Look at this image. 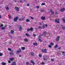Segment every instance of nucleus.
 Wrapping results in <instances>:
<instances>
[{
    "label": "nucleus",
    "instance_id": "1",
    "mask_svg": "<svg viewBox=\"0 0 65 65\" xmlns=\"http://www.w3.org/2000/svg\"><path fill=\"white\" fill-rule=\"evenodd\" d=\"M18 19H19V17H16L15 18H14V22H17Z\"/></svg>",
    "mask_w": 65,
    "mask_h": 65
},
{
    "label": "nucleus",
    "instance_id": "2",
    "mask_svg": "<svg viewBox=\"0 0 65 65\" xmlns=\"http://www.w3.org/2000/svg\"><path fill=\"white\" fill-rule=\"evenodd\" d=\"M47 50L46 49H45L44 50H44H43V49H42L41 50V51L42 52H43V53H47V51H46Z\"/></svg>",
    "mask_w": 65,
    "mask_h": 65
},
{
    "label": "nucleus",
    "instance_id": "3",
    "mask_svg": "<svg viewBox=\"0 0 65 65\" xmlns=\"http://www.w3.org/2000/svg\"><path fill=\"white\" fill-rule=\"evenodd\" d=\"M59 21H60V19H56L55 20V23H59Z\"/></svg>",
    "mask_w": 65,
    "mask_h": 65
},
{
    "label": "nucleus",
    "instance_id": "4",
    "mask_svg": "<svg viewBox=\"0 0 65 65\" xmlns=\"http://www.w3.org/2000/svg\"><path fill=\"white\" fill-rule=\"evenodd\" d=\"M15 9L16 11H19L20 10V9H19V8L17 7H15Z\"/></svg>",
    "mask_w": 65,
    "mask_h": 65
},
{
    "label": "nucleus",
    "instance_id": "5",
    "mask_svg": "<svg viewBox=\"0 0 65 65\" xmlns=\"http://www.w3.org/2000/svg\"><path fill=\"white\" fill-rule=\"evenodd\" d=\"M17 52L18 53H21V52H22V51L21 50V49H20V48H19L18 50L17 51Z\"/></svg>",
    "mask_w": 65,
    "mask_h": 65
},
{
    "label": "nucleus",
    "instance_id": "6",
    "mask_svg": "<svg viewBox=\"0 0 65 65\" xmlns=\"http://www.w3.org/2000/svg\"><path fill=\"white\" fill-rule=\"evenodd\" d=\"M64 10H65V9L64 8H62L60 9L61 11H62V12L64 11Z\"/></svg>",
    "mask_w": 65,
    "mask_h": 65
},
{
    "label": "nucleus",
    "instance_id": "7",
    "mask_svg": "<svg viewBox=\"0 0 65 65\" xmlns=\"http://www.w3.org/2000/svg\"><path fill=\"white\" fill-rule=\"evenodd\" d=\"M59 38H60V36H58L57 37V38L56 39V41H59Z\"/></svg>",
    "mask_w": 65,
    "mask_h": 65
},
{
    "label": "nucleus",
    "instance_id": "8",
    "mask_svg": "<svg viewBox=\"0 0 65 65\" xmlns=\"http://www.w3.org/2000/svg\"><path fill=\"white\" fill-rule=\"evenodd\" d=\"M19 30L20 31H21V30H22V27H21L20 25H19Z\"/></svg>",
    "mask_w": 65,
    "mask_h": 65
},
{
    "label": "nucleus",
    "instance_id": "9",
    "mask_svg": "<svg viewBox=\"0 0 65 65\" xmlns=\"http://www.w3.org/2000/svg\"><path fill=\"white\" fill-rule=\"evenodd\" d=\"M30 62L31 63H32V64L33 65H35V62H33V61L32 60H30Z\"/></svg>",
    "mask_w": 65,
    "mask_h": 65
},
{
    "label": "nucleus",
    "instance_id": "10",
    "mask_svg": "<svg viewBox=\"0 0 65 65\" xmlns=\"http://www.w3.org/2000/svg\"><path fill=\"white\" fill-rule=\"evenodd\" d=\"M45 27H47V25L45 24V25H43V28H45Z\"/></svg>",
    "mask_w": 65,
    "mask_h": 65
},
{
    "label": "nucleus",
    "instance_id": "11",
    "mask_svg": "<svg viewBox=\"0 0 65 65\" xmlns=\"http://www.w3.org/2000/svg\"><path fill=\"white\" fill-rule=\"evenodd\" d=\"M24 20V18L23 17L20 18L19 19V21H22V20Z\"/></svg>",
    "mask_w": 65,
    "mask_h": 65
},
{
    "label": "nucleus",
    "instance_id": "12",
    "mask_svg": "<svg viewBox=\"0 0 65 65\" xmlns=\"http://www.w3.org/2000/svg\"><path fill=\"white\" fill-rule=\"evenodd\" d=\"M11 65H17L16 63L15 62H13L12 64H11Z\"/></svg>",
    "mask_w": 65,
    "mask_h": 65
},
{
    "label": "nucleus",
    "instance_id": "13",
    "mask_svg": "<svg viewBox=\"0 0 65 65\" xmlns=\"http://www.w3.org/2000/svg\"><path fill=\"white\" fill-rule=\"evenodd\" d=\"M2 65H5L6 64V63L5 62H3L2 63Z\"/></svg>",
    "mask_w": 65,
    "mask_h": 65
},
{
    "label": "nucleus",
    "instance_id": "14",
    "mask_svg": "<svg viewBox=\"0 0 65 65\" xmlns=\"http://www.w3.org/2000/svg\"><path fill=\"white\" fill-rule=\"evenodd\" d=\"M14 60V58H10L9 59V60H10V61H13V60Z\"/></svg>",
    "mask_w": 65,
    "mask_h": 65
},
{
    "label": "nucleus",
    "instance_id": "15",
    "mask_svg": "<svg viewBox=\"0 0 65 65\" xmlns=\"http://www.w3.org/2000/svg\"><path fill=\"white\" fill-rule=\"evenodd\" d=\"M21 48L22 50H25V47H22Z\"/></svg>",
    "mask_w": 65,
    "mask_h": 65
},
{
    "label": "nucleus",
    "instance_id": "16",
    "mask_svg": "<svg viewBox=\"0 0 65 65\" xmlns=\"http://www.w3.org/2000/svg\"><path fill=\"white\" fill-rule=\"evenodd\" d=\"M41 19L42 20H44L45 19V17H42Z\"/></svg>",
    "mask_w": 65,
    "mask_h": 65
},
{
    "label": "nucleus",
    "instance_id": "17",
    "mask_svg": "<svg viewBox=\"0 0 65 65\" xmlns=\"http://www.w3.org/2000/svg\"><path fill=\"white\" fill-rule=\"evenodd\" d=\"M33 44L34 45H37L38 44L37 43H33Z\"/></svg>",
    "mask_w": 65,
    "mask_h": 65
},
{
    "label": "nucleus",
    "instance_id": "18",
    "mask_svg": "<svg viewBox=\"0 0 65 65\" xmlns=\"http://www.w3.org/2000/svg\"><path fill=\"white\" fill-rule=\"evenodd\" d=\"M62 21H63V22L65 23V19H64V18H62Z\"/></svg>",
    "mask_w": 65,
    "mask_h": 65
},
{
    "label": "nucleus",
    "instance_id": "19",
    "mask_svg": "<svg viewBox=\"0 0 65 65\" xmlns=\"http://www.w3.org/2000/svg\"><path fill=\"white\" fill-rule=\"evenodd\" d=\"M13 33H14V31H13V30H11V34H13Z\"/></svg>",
    "mask_w": 65,
    "mask_h": 65
},
{
    "label": "nucleus",
    "instance_id": "20",
    "mask_svg": "<svg viewBox=\"0 0 65 65\" xmlns=\"http://www.w3.org/2000/svg\"><path fill=\"white\" fill-rule=\"evenodd\" d=\"M5 8L6 9V10H8L9 9V8L7 7V6H6L5 7Z\"/></svg>",
    "mask_w": 65,
    "mask_h": 65
},
{
    "label": "nucleus",
    "instance_id": "21",
    "mask_svg": "<svg viewBox=\"0 0 65 65\" xmlns=\"http://www.w3.org/2000/svg\"><path fill=\"white\" fill-rule=\"evenodd\" d=\"M26 22H30V20L27 19L26 20Z\"/></svg>",
    "mask_w": 65,
    "mask_h": 65
},
{
    "label": "nucleus",
    "instance_id": "22",
    "mask_svg": "<svg viewBox=\"0 0 65 65\" xmlns=\"http://www.w3.org/2000/svg\"><path fill=\"white\" fill-rule=\"evenodd\" d=\"M26 36H27V37L28 36H29V34H26Z\"/></svg>",
    "mask_w": 65,
    "mask_h": 65
},
{
    "label": "nucleus",
    "instance_id": "23",
    "mask_svg": "<svg viewBox=\"0 0 65 65\" xmlns=\"http://www.w3.org/2000/svg\"><path fill=\"white\" fill-rule=\"evenodd\" d=\"M50 12H51L52 13V14H54V12H53L52 11V9H51Z\"/></svg>",
    "mask_w": 65,
    "mask_h": 65
},
{
    "label": "nucleus",
    "instance_id": "24",
    "mask_svg": "<svg viewBox=\"0 0 65 65\" xmlns=\"http://www.w3.org/2000/svg\"><path fill=\"white\" fill-rule=\"evenodd\" d=\"M5 28H6V27H3L1 29H3V30H4V29H5Z\"/></svg>",
    "mask_w": 65,
    "mask_h": 65
},
{
    "label": "nucleus",
    "instance_id": "25",
    "mask_svg": "<svg viewBox=\"0 0 65 65\" xmlns=\"http://www.w3.org/2000/svg\"><path fill=\"white\" fill-rule=\"evenodd\" d=\"M62 55H64V56H65V52H62Z\"/></svg>",
    "mask_w": 65,
    "mask_h": 65
},
{
    "label": "nucleus",
    "instance_id": "26",
    "mask_svg": "<svg viewBox=\"0 0 65 65\" xmlns=\"http://www.w3.org/2000/svg\"><path fill=\"white\" fill-rule=\"evenodd\" d=\"M31 56H34V53H33V52H31Z\"/></svg>",
    "mask_w": 65,
    "mask_h": 65
},
{
    "label": "nucleus",
    "instance_id": "27",
    "mask_svg": "<svg viewBox=\"0 0 65 65\" xmlns=\"http://www.w3.org/2000/svg\"><path fill=\"white\" fill-rule=\"evenodd\" d=\"M39 56L40 57H42V55L40 54L39 55Z\"/></svg>",
    "mask_w": 65,
    "mask_h": 65
},
{
    "label": "nucleus",
    "instance_id": "28",
    "mask_svg": "<svg viewBox=\"0 0 65 65\" xmlns=\"http://www.w3.org/2000/svg\"><path fill=\"white\" fill-rule=\"evenodd\" d=\"M24 41L26 42H27L28 41V40L27 39H24Z\"/></svg>",
    "mask_w": 65,
    "mask_h": 65
},
{
    "label": "nucleus",
    "instance_id": "29",
    "mask_svg": "<svg viewBox=\"0 0 65 65\" xmlns=\"http://www.w3.org/2000/svg\"><path fill=\"white\" fill-rule=\"evenodd\" d=\"M58 47V45H57V44H56L55 45V46H54V47H55V48H57V47Z\"/></svg>",
    "mask_w": 65,
    "mask_h": 65
},
{
    "label": "nucleus",
    "instance_id": "30",
    "mask_svg": "<svg viewBox=\"0 0 65 65\" xmlns=\"http://www.w3.org/2000/svg\"><path fill=\"white\" fill-rule=\"evenodd\" d=\"M62 29H65V27L64 26H62Z\"/></svg>",
    "mask_w": 65,
    "mask_h": 65
},
{
    "label": "nucleus",
    "instance_id": "31",
    "mask_svg": "<svg viewBox=\"0 0 65 65\" xmlns=\"http://www.w3.org/2000/svg\"><path fill=\"white\" fill-rule=\"evenodd\" d=\"M3 54L2 53H0V56H2Z\"/></svg>",
    "mask_w": 65,
    "mask_h": 65
},
{
    "label": "nucleus",
    "instance_id": "32",
    "mask_svg": "<svg viewBox=\"0 0 65 65\" xmlns=\"http://www.w3.org/2000/svg\"><path fill=\"white\" fill-rule=\"evenodd\" d=\"M50 44H51V45H54V43H50Z\"/></svg>",
    "mask_w": 65,
    "mask_h": 65
},
{
    "label": "nucleus",
    "instance_id": "33",
    "mask_svg": "<svg viewBox=\"0 0 65 65\" xmlns=\"http://www.w3.org/2000/svg\"><path fill=\"white\" fill-rule=\"evenodd\" d=\"M48 46L49 47H50V48H52V46L51 45H48Z\"/></svg>",
    "mask_w": 65,
    "mask_h": 65
},
{
    "label": "nucleus",
    "instance_id": "34",
    "mask_svg": "<svg viewBox=\"0 0 65 65\" xmlns=\"http://www.w3.org/2000/svg\"><path fill=\"white\" fill-rule=\"evenodd\" d=\"M40 11L41 12H44V11H45L44 10H40Z\"/></svg>",
    "mask_w": 65,
    "mask_h": 65
},
{
    "label": "nucleus",
    "instance_id": "35",
    "mask_svg": "<svg viewBox=\"0 0 65 65\" xmlns=\"http://www.w3.org/2000/svg\"><path fill=\"white\" fill-rule=\"evenodd\" d=\"M27 31H30V29L29 28H28L27 29Z\"/></svg>",
    "mask_w": 65,
    "mask_h": 65
},
{
    "label": "nucleus",
    "instance_id": "36",
    "mask_svg": "<svg viewBox=\"0 0 65 65\" xmlns=\"http://www.w3.org/2000/svg\"><path fill=\"white\" fill-rule=\"evenodd\" d=\"M30 29V30L32 31V30H33V28H31Z\"/></svg>",
    "mask_w": 65,
    "mask_h": 65
},
{
    "label": "nucleus",
    "instance_id": "37",
    "mask_svg": "<svg viewBox=\"0 0 65 65\" xmlns=\"http://www.w3.org/2000/svg\"><path fill=\"white\" fill-rule=\"evenodd\" d=\"M41 5H45V4L44 3H42L41 4Z\"/></svg>",
    "mask_w": 65,
    "mask_h": 65
},
{
    "label": "nucleus",
    "instance_id": "38",
    "mask_svg": "<svg viewBox=\"0 0 65 65\" xmlns=\"http://www.w3.org/2000/svg\"><path fill=\"white\" fill-rule=\"evenodd\" d=\"M39 40L40 42H41V41H42V40L40 39H39Z\"/></svg>",
    "mask_w": 65,
    "mask_h": 65
},
{
    "label": "nucleus",
    "instance_id": "39",
    "mask_svg": "<svg viewBox=\"0 0 65 65\" xmlns=\"http://www.w3.org/2000/svg\"><path fill=\"white\" fill-rule=\"evenodd\" d=\"M8 50L9 51H10L11 50V49L10 48H8Z\"/></svg>",
    "mask_w": 65,
    "mask_h": 65
},
{
    "label": "nucleus",
    "instance_id": "40",
    "mask_svg": "<svg viewBox=\"0 0 65 65\" xmlns=\"http://www.w3.org/2000/svg\"><path fill=\"white\" fill-rule=\"evenodd\" d=\"M36 7L37 8H38V9H39V7L38 6H37Z\"/></svg>",
    "mask_w": 65,
    "mask_h": 65
},
{
    "label": "nucleus",
    "instance_id": "41",
    "mask_svg": "<svg viewBox=\"0 0 65 65\" xmlns=\"http://www.w3.org/2000/svg\"><path fill=\"white\" fill-rule=\"evenodd\" d=\"M39 28L40 29H41V28H42V27H41V26H39Z\"/></svg>",
    "mask_w": 65,
    "mask_h": 65
},
{
    "label": "nucleus",
    "instance_id": "42",
    "mask_svg": "<svg viewBox=\"0 0 65 65\" xmlns=\"http://www.w3.org/2000/svg\"><path fill=\"white\" fill-rule=\"evenodd\" d=\"M51 61H52V62H53V61H54V59H51Z\"/></svg>",
    "mask_w": 65,
    "mask_h": 65
},
{
    "label": "nucleus",
    "instance_id": "43",
    "mask_svg": "<svg viewBox=\"0 0 65 65\" xmlns=\"http://www.w3.org/2000/svg\"><path fill=\"white\" fill-rule=\"evenodd\" d=\"M42 65H44V63L43 62H42Z\"/></svg>",
    "mask_w": 65,
    "mask_h": 65
},
{
    "label": "nucleus",
    "instance_id": "44",
    "mask_svg": "<svg viewBox=\"0 0 65 65\" xmlns=\"http://www.w3.org/2000/svg\"><path fill=\"white\" fill-rule=\"evenodd\" d=\"M10 55H13V53H12V52L10 53Z\"/></svg>",
    "mask_w": 65,
    "mask_h": 65
},
{
    "label": "nucleus",
    "instance_id": "45",
    "mask_svg": "<svg viewBox=\"0 0 65 65\" xmlns=\"http://www.w3.org/2000/svg\"><path fill=\"white\" fill-rule=\"evenodd\" d=\"M3 24H1L0 26L1 27H3Z\"/></svg>",
    "mask_w": 65,
    "mask_h": 65
},
{
    "label": "nucleus",
    "instance_id": "46",
    "mask_svg": "<svg viewBox=\"0 0 65 65\" xmlns=\"http://www.w3.org/2000/svg\"><path fill=\"white\" fill-rule=\"evenodd\" d=\"M11 15H10L9 16V19H11Z\"/></svg>",
    "mask_w": 65,
    "mask_h": 65
},
{
    "label": "nucleus",
    "instance_id": "47",
    "mask_svg": "<svg viewBox=\"0 0 65 65\" xmlns=\"http://www.w3.org/2000/svg\"><path fill=\"white\" fill-rule=\"evenodd\" d=\"M8 62L9 63H11V61H10V60H9L8 61Z\"/></svg>",
    "mask_w": 65,
    "mask_h": 65
},
{
    "label": "nucleus",
    "instance_id": "48",
    "mask_svg": "<svg viewBox=\"0 0 65 65\" xmlns=\"http://www.w3.org/2000/svg\"><path fill=\"white\" fill-rule=\"evenodd\" d=\"M40 38H41V37H40V36H38V38L39 39H40Z\"/></svg>",
    "mask_w": 65,
    "mask_h": 65
},
{
    "label": "nucleus",
    "instance_id": "49",
    "mask_svg": "<svg viewBox=\"0 0 65 65\" xmlns=\"http://www.w3.org/2000/svg\"><path fill=\"white\" fill-rule=\"evenodd\" d=\"M26 64H27V65H28V64H29V62H27L26 63Z\"/></svg>",
    "mask_w": 65,
    "mask_h": 65
},
{
    "label": "nucleus",
    "instance_id": "50",
    "mask_svg": "<svg viewBox=\"0 0 65 65\" xmlns=\"http://www.w3.org/2000/svg\"><path fill=\"white\" fill-rule=\"evenodd\" d=\"M39 25H42V24H41V23H39Z\"/></svg>",
    "mask_w": 65,
    "mask_h": 65
},
{
    "label": "nucleus",
    "instance_id": "51",
    "mask_svg": "<svg viewBox=\"0 0 65 65\" xmlns=\"http://www.w3.org/2000/svg\"><path fill=\"white\" fill-rule=\"evenodd\" d=\"M46 32H45L43 34H46Z\"/></svg>",
    "mask_w": 65,
    "mask_h": 65
},
{
    "label": "nucleus",
    "instance_id": "52",
    "mask_svg": "<svg viewBox=\"0 0 65 65\" xmlns=\"http://www.w3.org/2000/svg\"><path fill=\"white\" fill-rule=\"evenodd\" d=\"M33 36H34V37H35V36H36V35L35 34H34L33 35Z\"/></svg>",
    "mask_w": 65,
    "mask_h": 65
},
{
    "label": "nucleus",
    "instance_id": "53",
    "mask_svg": "<svg viewBox=\"0 0 65 65\" xmlns=\"http://www.w3.org/2000/svg\"><path fill=\"white\" fill-rule=\"evenodd\" d=\"M61 48L60 47H59L58 48V50H60L61 49Z\"/></svg>",
    "mask_w": 65,
    "mask_h": 65
},
{
    "label": "nucleus",
    "instance_id": "54",
    "mask_svg": "<svg viewBox=\"0 0 65 65\" xmlns=\"http://www.w3.org/2000/svg\"><path fill=\"white\" fill-rule=\"evenodd\" d=\"M43 59L44 60H46V59H45V58H44Z\"/></svg>",
    "mask_w": 65,
    "mask_h": 65
},
{
    "label": "nucleus",
    "instance_id": "55",
    "mask_svg": "<svg viewBox=\"0 0 65 65\" xmlns=\"http://www.w3.org/2000/svg\"><path fill=\"white\" fill-rule=\"evenodd\" d=\"M27 6H29V4H27Z\"/></svg>",
    "mask_w": 65,
    "mask_h": 65
},
{
    "label": "nucleus",
    "instance_id": "56",
    "mask_svg": "<svg viewBox=\"0 0 65 65\" xmlns=\"http://www.w3.org/2000/svg\"><path fill=\"white\" fill-rule=\"evenodd\" d=\"M30 18L31 19H33V18L31 17H30Z\"/></svg>",
    "mask_w": 65,
    "mask_h": 65
},
{
    "label": "nucleus",
    "instance_id": "57",
    "mask_svg": "<svg viewBox=\"0 0 65 65\" xmlns=\"http://www.w3.org/2000/svg\"><path fill=\"white\" fill-rule=\"evenodd\" d=\"M20 2H21V3H22V1H20Z\"/></svg>",
    "mask_w": 65,
    "mask_h": 65
},
{
    "label": "nucleus",
    "instance_id": "58",
    "mask_svg": "<svg viewBox=\"0 0 65 65\" xmlns=\"http://www.w3.org/2000/svg\"><path fill=\"white\" fill-rule=\"evenodd\" d=\"M22 57V55H19V57Z\"/></svg>",
    "mask_w": 65,
    "mask_h": 65
},
{
    "label": "nucleus",
    "instance_id": "59",
    "mask_svg": "<svg viewBox=\"0 0 65 65\" xmlns=\"http://www.w3.org/2000/svg\"><path fill=\"white\" fill-rule=\"evenodd\" d=\"M1 4H2L3 3V2H1Z\"/></svg>",
    "mask_w": 65,
    "mask_h": 65
},
{
    "label": "nucleus",
    "instance_id": "60",
    "mask_svg": "<svg viewBox=\"0 0 65 65\" xmlns=\"http://www.w3.org/2000/svg\"><path fill=\"white\" fill-rule=\"evenodd\" d=\"M0 18H1V16L0 15Z\"/></svg>",
    "mask_w": 65,
    "mask_h": 65
},
{
    "label": "nucleus",
    "instance_id": "61",
    "mask_svg": "<svg viewBox=\"0 0 65 65\" xmlns=\"http://www.w3.org/2000/svg\"><path fill=\"white\" fill-rule=\"evenodd\" d=\"M55 13L56 14H58V13H57L56 12Z\"/></svg>",
    "mask_w": 65,
    "mask_h": 65
},
{
    "label": "nucleus",
    "instance_id": "62",
    "mask_svg": "<svg viewBox=\"0 0 65 65\" xmlns=\"http://www.w3.org/2000/svg\"><path fill=\"white\" fill-rule=\"evenodd\" d=\"M15 2H17V1H15Z\"/></svg>",
    "mask_w": 65,
    "mask_h": 65
},
{
    "label": "nucleus",
    "instance_id": "63",
    "mask_svg": "<svg viewBox=\"0 0 65 65\" xmlns=\"http://www.w3.org/2000/svg\"><path fill=\"white\" fill-rule=\"evenodd\" d=\"M42 35H41V36H42Z\"/></svg>",
    "mask_w": 65,
    "mask_h": 65
},
{
    "label": "nucleus",
    "instance_id": "64",
    "mask_svg": "<svg viewBox=\"0 0 65 65\" xmlns=\"http://www.w3.org/2000/svg\"><path fill=\"white\" fill-rule=\"evenodd\" d=\"M10 43V44H11V43Z\"/></svg>",
    "mask_w": 65,
    "mask_h": 65
}]
</instances>
